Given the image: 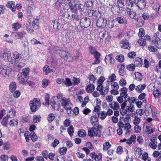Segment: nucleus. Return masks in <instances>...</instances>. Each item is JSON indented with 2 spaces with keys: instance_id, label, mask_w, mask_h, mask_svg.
Instances as JSON below:
<instances>
[{
  "instance_id": "nucleus-1",
  "label": "nucleus",
  "mask_w": 161,
  "mask_h": 161,
  "mask_svg": "<svg viewBox=\"0 0 161 161\" xmlns=\"http://www.w3.org/2000/svg\"><path fill=\"white\" fill-rule=\"evenodd\" d=\"M126 104V103L124 102L120 105V112L122 115L126 114L127 112H133L135 110V107L133 104L130 103L127 106Z\"/></svg>"
},
{
  "instance_id": "nucleus-2",
  "label": "nucleus",
  "mask_w": 161,
  "mask_h": 161,
  "mask_svg": "<svg viewBox=\"0 0 161 161\" xmlns=\"http://www.w3.org/2000/svg\"><path fill=\"white\" fill-rule=\"evenodd\" d=\"M30 109L32 112H35L41 105V103L38 98H35L30 102Z\"/></svg>"
},
{
  "instance_id": "nucleus-3",
  "label": "nucleus",
  "mask_w": 161,
  "mask_h": 161,
  "mask_svg": "<svg viewBox=\"0 0 161 161\" xmlns=\"http://www.w3.org/2000/svg\"><path fill=\"white\" fill-rule=\"evenodd\" d=\"M61 103L63 107L67 111L69 110V113H70L72 104L71 103L70 99H66L63 97L61 101Z\"/></svg>"
},
{
  "instance_id": "nucleus-4",
  "label": "nucleus",
  "mask_w": 161,
  "mask_h": 161,
  "mask_svg": "<svg viewBox=\"0 0 161 161\" xmlns=\"http://www.w3.org/2000/svg\"><path fill=\"white\" fill-rule=\"evenodd\" d=\"M88 135L91 137L97 136H99L100 134V130H97L95 127H93L91 129H88Z\"/></svg>"
},
{
  "instance_id": "nucleus-5",
  "label": "nucleus",
  "mask_w": 161,
  "mask_h": 161,
  "mask_svg": "<svg viewBox=\"0 0 161 161\" xmlns=\"http://www.w3.org/2000/svg\"><path fill=\"white\" fill-rule=\"evenodd\" d=\"M80 24L82 26L85 28L88 27L91 24L90 19L86 17L83 18L80 20Z\"/></svg>"
},
{
  "instance_id": "nucleus-6",
  "label": "nucleus",
  "mask_w": 161,
  "mask_h": 161,
  "mask_svg": "<svg viewBox=\"0 0 161 161\" xmlns=\"http://www.w3.org/2000/svg\"><path fill=\"white\" fill-rule=\"evenodd\" d=\"M3 58L4 60L6 61H11L12 59L10 52L7 50H4L3 54Z\"/></svg>"
},
{
  "instance_id": "nucleus-7",
  "label": "nucleus",
  "mask_w": 161,
  "mask_h": 161,
  "mask_svg": "<svg viewBox=\"0 0 161 161\" xmlns=\"http://www.w3.org/2000/svg\"><path fill=\"white\" fill-rule=\"evenodd\" d=\"M61 54L64 59L66 61L71 62L73 61V58L70 54L69 53L66 52L64 51H62Z\"/></svg>"
},
{
  "instance_id": "nucleus-8",
  "label": "nucleus",
  "mask_w": 161,
  "mask_h": 161,
  "mask_svg": "<svg viewBox=\"0 0 161 161\" xmlns=\"http://www.w3.org/2000/svg\"><path fill=\"white\" fill-rule=\"evenodd\" d=\"M107 21L106 19L99 17L96 22V25L97 27H100L106 25Z\"/></svg>"
},
{
  "instance_id": "nucleus-9",
  "label": "nucleus",
  "mask_w": 161,
  "mask_h": 161,
  "mask_svg": "<svg viewBox=\"0 0 161 161\" xmlns=\"http://www.w3.org/2000/svg\"><path fill=\"white\" fill-rule=\"evenodd\" d=\"M105 62L107 64H113L115 60L113 58V55L112 54H109L105 57Z\"/></svg>"
},
{
  "instance_id": "nucleus-10",
  "label": "nucleus",
  "mask_w": 161,
  "mask_h": 161,
  "mask_svg": "<svg viewBox=\"0 0 161 161\" xmlns=\"http://www.w3.org/2000/svg\"><path fill=\"white\" fill-rule=\"evenodd\" d=\"M120 45L121 47L124 49L129 50L130 48L129 46V42L126 40H122L120 42Z\"/></svg>"
},
{
  "instance_id": "nucleus-11",
  "label": "nucleus",
  "mask_w": 161,
  "mask_h": 161,
  "mask_svg": "<svg viewBox=\"0 0 161 161\" xmlns=\"http://www.w3.org/2000/svg\"><path fill=\"white\" fill-rule=\"evenodd\" d=\"M136 139V136L134 135H132L127 140L126 139H124L123 140H120V142H126V143L128 144H131L132 142H134Z\"/></svg>"
},
{
  "instance_id": "nucleus-12",
  "label": "nucleus",
  "mask_w": 161,
  "mask_h": 161,
  "mask_svg": "<svg viewBox=\"0 0 161 161\" xmlns=\"http://www.w3.org/2000/svg\"><path fill=\"white\" fill-rule=\"evenodd\" d=\"M136 5L140 9H143L146 6V3L144 0H136Z\"/></svg>"
},
{
  "instance_id": "nucleus-13",
  "label": "nucleus",
  "mask_w": 161,
  "mask_h": 161,
  "mask_svg": "<svg viewBox=\"0 0 161 161\" xmlns=\"http://www.w3.org/2000/svg\"><path fill=\"white\" fill-rule=\"evenodd\" d=\"M118 125L119 128H122L126 131L130 129L131 127V126L129 123H127L124 124L121 121H119L118 124Z\"/></svg>"
},
{
  "instance_id": "nucleus-14",
  "label": "nucleus",
  "mask_w": 161,
  "mask_h": 161,
  "mask_svg": "<svg viewBox=\"0 0 161 161\" xmlns=\"http://www.w3.org/2000/svg\"><path fill=\"white\" fill-rule=\"evenodd\" d=\"M157 138L156 137H153L151 139V142H149V145L151 148L155 149L157 147Z\"/></svg>"
},
{
  "instance_id": "nucleus-15",
  "label": "nucleus",
  "mask_w": 161,
  "mask_h": 161,
  "mask_svg": "<svg viewBox=\"0 0 161 161\" xmlns=\"http://www.w3.org/2000/svg\"><path fill=\"white\" fill-rule=\"evenodd\" d=\"M109 105L110 108L114 110H120V109L119 104L116 102L113 101L110 103Z\"/></svg>"
},
{
  "instance_id": "nucleus-16",
  "label": "nucleus",
  "mask_w": 161,
  "mask_h": 161,
  "mask_svg": "<svg viewBox=\"0 0 161 161\" xmlns=\"http://www.w3.org/2000/svg\"><path fill=\"white\" fill-rule=\"evenodd\" d=\"M84 8V6L80 4H75L71 9L74 12H77V10L82 11Z\"/></svg>"
},
{
  "instance_id": "nucleus-17",
  "label": "nucleus",
  "mask_w": 161,
  "mask_h": 161,
  "mask_svg": "<svg viewBox=\"0 0 161 161\" xmlns=\"http://www.w3.org/2000/svg\"><path fill=\"white\" fill-rule=\"evenodd\" d=\"M24 34L20 32H12L11 36L15 39H19L23 38Z\"/></svg>"
},
{
  "instance_id": "nucleus-18",
  "label": "nucleus",
  "mask_w": 161,
  "mask_h": 161,
  "mask_svg": "<svg viewBox=\"0 0 161 161\" xmlns=\"http://www.w3.org/2000/svg\"><path fill=\"white\" fill-rule=\"evenodd\" d=\"M95 89V86L93 83L89 81V84L86 86V91L88 93H91L93 92Z\"/></svg>"
},
{
  "instance_id": "nucleus-19",
  "label": "nucleus",
  "mask_w": 161,
  "mask_h": 161,
  "mask_svg": "<svg viewBox=\"0 0 161 161\" xmlns=\"http://www.w3.org/2000/svg\"><path fill=\"white\" fill-rule=\"evenodd\" d=\"M25 76L20 74L17 75V79L19 83H24L27 80L28 78Z\"/></svg>"
},
{
  "instance_id": "nucleus-20",
  "label": "nucleus",
  "mask_w": 161,
  "mask_h": 161,
  "mask_svg": "<svg viewBox=\"0 0 161 161\" xmlns=\"http://www.w3.org/2000/svg\"><path fill=\"white\" fill-rule=\"evenodd\" d=\"M121 93L120 95L124 97V98L125 99L128 97V89L126 87H123L120 89Z\"/></svg>"
},
{
  "instance_id": "nucleus-21",
  "label": "nucleus",
  "mask_w": 161,
  "mask_h": 161,
  "mask_svg": "<svg viewBox=\"0 0 161 161\" xmlns=\"http://www.w3.org/2000/svg\"><path fill=\"white\" fill-rule=\"evenodd\" d=\"M103 4H105L107 6L113 5L116 2V0H100Z\"/></svg>"
},
{
  "instance_id": "nucleus-22",
  "label": "nucleus",
  "mask_w": 161,
  "mask_h": 161,
  "mask_svg": "<svg viewBox=\"0 0 161 161\" xmlns=\"http://www.w3.org/2000/svg\"><path fill=\"white\" fill-rule=\"evenodd\" d=\"M54 98H51V100L50 102V104L52 107L55 110H58L59 109L60 105L56 103L54 101Z\"/></svg>"
},
{
  "instance_id": "nucleus-23",
  "label": "nucleus",
  "mask_w": 161,
  "mask_h": 161,
  "mask_svg": "<svg viewBox=\"0 0 161 161\" xmlns=\"http://www.w3.org/2000/svg\"><path fill=\"white\" fill-rule=\"evenodd\" d=\"M116 76L114 74H112L110 76H109L107 80L108 85H110L111 82L115 81L116 80Z\"/></svg>"
},
{
  "instance_id": "nucleus-24",
  "label": "nucleus",
  "mask_w": 161,
  "mask_h": 161,
  "mask_svg": "<svg viewBox=\"0 0 161 161\" xmlns=\"http://www.w3.org/2000/svg\"><path fill=\"white\" fill-rule=\"evenodd\" d=\"M120 7L118 5L115 4L113 5L111 8V10L113 11L114 13L116 14L120 12Z\"/></svg>"
},
{
  "instance_id": "nucleus-25",
  "label": "nucleus",
  "mask_w": 161,
  "mask_h": 161,
  "mask_svg": "<svg viewBox=\"0 0 161 161\" xmlns=\"http://www.w3.org/2000/svg\"><path fill=\"white\" fill-rule=\"evenodd\" d=\"M101 55V54L98 52L97 51L94 54V56L96 58V60L94 63H93V64H98L100 63V61L99 58Z\"/></svg>"
},
{
  "instance_id": "nucleus-26",
  "label": "nucleus",
  "mask_w": 161,
  "mask_h": 161,
  "mask_svg": "<svg viewBox=\"0 0 161 161\" xmlns=\"http://www.w3.org/2000/svg\"><path fill=\"white\" fill-rule=\"evenodd\" d=\"M128 101L129 102V104H133V103H134V102H136L137 101V99L135 97H130L128 96V97L125 99V101L124 102L126 103V102Z\"/></svg>"
},
{
  "instance_id": "nucleus-27",
  "label": "nucleus",
  "mask_w": 161,
  "mask_h": 161,
  "mask_svg": "<svg viewBox=\"0 0 161 161\" xmlns=\"http://www.w3.org/2000/svg\"><path fill=\"white\" fill-rule=\"evenodd\" d=\"M146 86L145 84L139 85L136 86L135 90L137 92L141 93L145 88Z\"/></svg>"
},
{
  "instance_id": "nucleus-28",
  "label": "nucleus",
  "mask_w": 161,
  "mask_h": 161,
  "mask_svg": "<svg viewBox=\"0 0 161 161\" xmlns=\"http://www.w3.org/2000/svg\"><path fill=\"white\" fill-rule=\"evenodd\" d=\"M9 71L4 69L3 67L0 66V73L5 77L8 75Z\"/></svg>"
},
{
  "instance_id": "nucleus-29",
  "label": "nucleus",
  "mask_w": 161,
  "mask_h": 161,
  "mask_svg": "<svg viewBox=\"0 0 161 161\" xmlns=\"http://www.w3.org/2000/svg\"><path fill=\"white\" fill-rule=\"evenodd\" d=\"M142 59L140 58H138L135 59L134 64L135 65V66L140 67L142 66Z\"/></svg>"
},
{
  "instance_id": "nucleus-30",
  "label": "nucleus",
  "mask_w": 161,
  "mask_h": 161,
  "mask_svg": "<svg viewBox=\"0 0 161 161\" xmlns=\"http://www.w3.org/2000/svg\"><path fill=\"white\" fill-rule=\"evenodd\" d=\"M16 114V111L13 108H11L9 110L8 114L7 115V116L8 118H12L14 117Z\"/></svg>"
},
{
  "instance_id": "nucleus-31",
  "label": "nucleus",
  "mask_w": 161,
  "mask_h": 161,
  "mask_svg": "<svg viewBox=\"0 0 161 161\" xmlns=\"http://www.w3.org/2000/svg\"><path fill=\"white\" fill-rule=\"evenodd\" d=\"M43 71L46 75H47L50 72L53 71L52 69H50L49 66L48 65L45 66L43 68Z\"/></svg>"
},
{
  "instance_id": "nucleus-32",
  "label": "nucleus",
  "mask_w": 161,
  "mask_h": 161,
  "mask_svg": "<svg viewBox=\"0 0 161 161\" xmlns=\"http://www.w3.org/2000/svg\"><path fill=\"white\" fill-rule=\"evenodd\" d=\"M52 25H53V28L55 30H56V31L59 30V26L60 24L57 20H54L52 22Z\"/></svg>"
},
{
  "instance_id": "nucleus-33",
  "label": "nucleus",
  "mask_w": 161,
  "mask_h": 161,
  "mask_svg": "<svg viewBox=\"0 0 161 161\" xmlns=\"http://www.w3.org/2000/svg\"><path fill=\"white\" fill-rule=\"evenodd\" d=\"M111 146V144L109 142H107L103 144V151H107Z\"/></svg>"
},
{
  "instance_id": "nucleus-34",
  "label": "nucleus",
  "mask_w": 161,
  "mask_h": 161,
  "mask_svg": "<svg viewBox=\"0 0 161 161\" xmlns=\"http://www.w3.org/2000/svg\"><path fill=\"white\" fill-rule=\"evenodd\" d=\"M32 25L35 29H38L39 27L38 19H35L32 21Z\"/></svg>"
},
{
  "instance_id": "nucleus-35",
  "label": "nucleus",
  "mask_w": 161,
  "mask_h": 161,
  "mask_svg": "<svg viewBox=\"0 0 161 161\" xmlns=\"http://www.w3.org/2000/svg\"><path fill=\"white\" fill-rule=\"evenodd\" d=\"M107 114L104 111H102L98 114V116L102 120L104 119L107 116Z\"/></svg>"
},
{
  "instance_id": "nucleus-36",
  "label": "nucleus",
  "mask_w": 161,
  "mask_h": 161,
  "mask_svg": "<svg viewBox=\"0 0 161 161\" xmlns=\"http://www.w3.org/2000/svg\"><path fill=\"white\" fill-rule=\"evenodd\" d=\"M9 90L12 92H13L16 90V85L15 83L14 82L10 84L9 86Z\"/></svg>"
},
{
  "instance_id": "nucleus-37",
  "label": "nucleus",
  "mask_w": 161,
  "mask_h": 161,
  "mask_svg": "<svg viewBox=\"0 0 161 161\" xmlns=\"http://www.w3.org/2000/svg\"><path fill=\"white\" fill-rule=\"evenodd\" d=\"M12 28L14 29V31H16L21 27V25L18 22H17L12 24Z\"/></svg>"
},
{
  "instance_id": "nucleus-38",
  "label": "nucleus",
  "mask_w": 161,
  "mask_h": 161,
  "mask_svg": "<svg viewBox=\"0 0 161 161\" xmlns=\"http://www.w3.org/2000/svg\"><path fill=\"white\" fill-rule=\"evenodd\" d=\"M135 79L138 81H141L142 79V75L141 73L136 72L135 74Z\"/></svg>"
},
{
  "instance_id": "nucleus-39",
  "label": "nucleus",
  "mask_w": 161,
  "mask_h": 161,
  "mask_svg": "<svg viewBox=\"0 0 161 161\" xmlns=\"http://www.w3.org/2000/svg\"><path fill=\"white\" fill-rule=\"evenodd\" d=\"M109 86L108 84H107L106 86L104 87V89H103L100 93L102 95H105L108 93V92Z\"/></svg>"
},
{
  "instance_id": "nucleus-40",
  "label": "nucleus",
  "mask_w": 161,
  "mask_h": 161,
  "mask_svg": "<svg viewBox=\"0 0 161 161\" xmlns=\"http://www.w3.org/2000/svg\"><path fill=\"white\" fill-rule=\"evenodd\" d=\"M141 121L140 117L137 116H135L133 120V124L134 125H138Z\"/></svg>"
},
{
  "instance_id": "nucleus-41",
  "label": "nucleus",
  "mask_w": 161,
  "mask_h": 161,
  "mask_svg": "<svg viewBox=\"0 0 161 161\" xmlns=\"http://www.w3.org/2000/svg\"><path fill=\"white\" fill-rule=\"evenodd\" d=\"M49 80L46 79H44L42 81V86L43 88L46 87L48 85Z\"/></svg>"
},
{
  "instance_id": "nucleus-42",
  "label": "nucleus",
  "mask_w": 161,
  "mask_h": 161,
  "mask_svg": "<svg viewBox=\"0 0 161 161\" xmlns=\"http://www.w3.org/2000/svg\"><path fill=\"white\" fill-rule=\"evenodd\" d=\"M55 118L54 114L53 113L49 114L47 117V120L49 122L53 121Z\"/></svg>"
},
{
  "instance_id": "nucleus-43",
  "label": "nucleus",
  "mask_w": 161,
  "mask_h": 161,
  "mask_svg": "<svg viewBox=\"0 0 161 161\" xmlns=\"http://www.w3.org/2000/svg\"><path fill=\"white\" fill-rule=\"evenodd\" d=\"M64 83L67 86H69L72 85V83L70 79L69 78H66Z\"/></svg>"
},
{
  "instance_id": "nucleus-44",
  "label": "nucleus",
  "mask_w": 161,
  "mask_h": 161,
  "mask_svg": "<svg viewBox=\"0 0 161 161\" xmlns=\"http://www.w3.org/2000/svg\"><path fill=\"white\" fill-rule=\"evenodd\" d=\"M98 120L97 117L96 116H92L91 118V122L92 125L96 122H97Z\"/></svg>"
},
{
  "instance_id": "nucleus-45",
  "label": "nucleus",
  "mask_w": 161,
  "mask_h": 161,
  "mask_svg": "<svg viewBox=\"0 0 161 161\" xmlns=\"http://www.w3.org/2000/svg\"><path fill=\"white\" fill-rule=\"evenodd\" d=\"M33 119L34 123H38L41 120V117L39 115H34L33 117Z\"/></svg>"
},
{
  "instance_id": "nucleus-46",
  "label": "nucleus",
  "mask_w": 161,
  "mask_h": 161,
  "mask_svg": "<svg viewBox=\"0 0 161 161\" xmlns=\"http://www.w3.org/2000/svg\"><path fill=\"white\" fill-rule=\"evenodd\" d=\"M18 124V120L17 119L11 120L9 122V125L11 126H13L14 125H17Z\"/></svg>"
},
{
  "instance_id": "nucleus-47",
  "label": "nucleus",
  "mask_w": 161,
  "mask_h": 161,
  "mask_svg": "<svg viewBox=\"0 0 161 161\" xmlns=\"http://www.w3.org/2000/svg\"><path fill=\"white\" fill-rule=\"evenodd\" d=\"M116 59L120 62H122L124 61V56L122 55H117L116 56Z\"/></svg>"
},
{
  "instance_id": "nucleus-48",
  "label": "nucleus",
  "mask_w": 161,
  "mask_h": 161,
  "mask_svg": "<svg viewBox=\"0 0 161 161\" xmlns=\"http://www.w3.org/2000/svg\"><path fill=\"white\" fill-rule=\"evenodd\" d=\"M28 69L25 68V69H23V72L20 73V74L25 75V76L26 77L28 78L29 76L28 75L29 74V70Z\"/></svg>"
},
{
  "instance_id": "nucleus-49",
  "label": "nucleus",
  "mask_w": 161,
  "mask_h": 161,
  "mask_svg": "<svg viewBox=\"0 0 161 161\" xmlns=\"http://www.w3.org/2000/svg\"><path fill=\"white\" fill-rule=\"evenodd\" d=\"M128 1V0H119V6L120 8H122L124 6L125 3H127Z\"/></svg>"
},
{
  "instance_id": "nucleus-50",
  "label": "nucleus",
  "mask_w": 161,
  "mask_h": 161,
  "mask_svg": "<svg viewBox=\"0 0 161 161\" xmlns=\"http://www.w3.org/2000/svg\"><path fill=\"white\" fill-rule=\"evenodd\" d=\"M135 125L134 130L135 132L136 133H140L142 130L141 127L138 125Z\"/></svg>"
},
{
  "instance_id": "nucleus-51",
  "label": "nucleus",
  "mask_w": 161,
  "mask_h": 161,
  "mask_svg": "<svg viewBox=\"0 0 161 161\" xmlns=\"http://www.w3.org/2000/svg\"><path fill=\"white\" fill-rule=\"evenodd\" d=\"M110 85H111L112 88L113 89H118L119 88V85L117 82H112L110 83Z\"/></svg>"
},
{
  "instance_id": "nucleus-52",
  "label": "nucleus",
  "mask_w": 161,
  "mask_h": 161,
  "mask_svg": "<svg viewBox=\"0 0 161 161\" xmlns=\"http://www.w3.org/2000/svg\"><path fill=\"white\" fill-rule=\"evenodd\" d=\"M93 6V2L92 1H88L84 4V6L86 8L92 7Z\"/></svg>"
},
{
  "instance_id": "nucleus-53",
  "label": "nucleus",
  "mask_w": 161,
  "mask_h": 161,
  "mask_svg": "<svg viewBox=\"0 0 161 161\" xmlns=\"http://www.w3.org/2000/svg\"><path fill=\"white\" fill-rule=\"evenodd\" d=\"M13 56L14 58L17 61L21 58L20 55L17 52H15L14 53Z\"/></svg>"
},
{
  "instance_id": "nucleus-54",
  "label": "nucleus",
  "mask_w": 161,
  "mask_h": 161,
  "mask_svg": "<svg viewBox=\"0 0 161 161\" xmlns=\"http://www.w3.org/2000/svg\"><path fill=\"white\" fill-rule=\"evenodd\" d=\"M136 0H129L128 5L129 7H132L135 4H136Z\"/></svg>"
},
{
  "instance_id": "nucleus-55",
  "label": "nucleus",
  "mask_w": 161,
  "mask_h": 161,
  "mask_svg": "<svg viewBox=\"0 0 161 161\" xmlns=\"http://www.w3.org/2000/svg\"><path fill=\"white\" fill-rule=\"evenodd\" d=\"M144 29L142 28H141L139 29L138 36L140 37H142L144 36L145 34Z\"/></svg>"
},
{
  "instance_id": "nucleus-56",
  "label": "nucleus",
  "mask_w": 161,
  "mask_h": 161,
  "mask_svg": "<svg viewBox=\"0 0 161 161\" xmlns=\"http://www.w3.org/2000/svg\"><path fill=\"white\" fill-rule=\"evenodd\" d=\"M153 8L155 11H157L158 7H159V4L156 2H154L152 4Z\"/></svg>"
},
{
  "instance_id": "nucleus-57",
  "label": "nucleus",
  "mask_w": 161,
  "mask_h": 161,
  "mask_svg": "<svg viewBox=\"0 0 161 161\" xmlns=\"http://www.w3.org/2000/svg\"><path fill=\"white\" fill-rule=\"evenodd\" d=\"M8 119V117L7 116L4 117L2 122V124L5 126H7L8 125L7 121Z\"/></svg>"
},
{
  "instance_id": "nucleus-58",
  "label": "nucleus",
  "mask_w": 161,
  "mask_h": 161,
  "mask_svg": "<svg viewBox=\"0 0 161 161\" xmlns=\"http://www.w3.org/2000/svg\"><path fill=\"white\" fill-rule=\"evenodd\" d=\"M74 14H72V19H75L76 20H78L80 18V16L78 15L77 12H74Z\"/></svg>"
},
{
  "instance_id": "nucleus-59",
  "label": "nucleus",
  "mask_w": 161,
  "mask_h": 161,
  "mask_svg": "<svg viewBox=\"0 0 161 161\" xmlns=\"http://www.w3.org/2000/svg\"><path fill=\"white\" fill-rule=\"evenodd\" d=\"M127 69L130 71H133L135 68V65L133 64H131L128 65L127 67Z\"/></svg>"
},
{
  "instance_id": "nucleus-60",
  "label": "nucleus",
  "mask_w": 161,
  "mask_h": 161,
  "mask_svg": "<svg viewBox=\"0 0 161 161\" xmlns=\"http://www.w3.org/2000/svg\"><path fill=\"white\" fill-rule=\"evenodd\" d=\"M67 150L66 148L65 147H63L60 149L59 150V153L61 154L64 155L66 154Z\"/></svg>"
},
{
  "instance_id": "nucleus-61",
  "label": "nucleus",
  "mask_w": 161,
  "mask_h": 161,
  "mask_svg": "<svg viewBox=\"0 0 161 161\" xmlns=\"http://www.w3.org/2000/svg\"><path fill=\"white\" fill-rule=\"evenodd\" d=\"M138 43L141 46H145L146 42H145L142 38H141L140 39L138 40Z\"/></svg>"
},
{
  "instance_id": "nucleus-62",
  "label": "nucleus",
  "mask_w": 161,
  "mask_h": 161,
  "mask_svg": "<svg viewBox=\"0 0 161 161\" xmlns=\"http://www.w3.org/2000/svg\"><path fill=\"white\" fill-rule=\"evenodd\" d=\"M116 21L118 22L120 24H122L124 23V20L123 18L120 17H118L116 18Z\"/></svg>"
},
{
  "instance_id": "nucleus-63",
  "label": "nucleus",
  "mask_w": 161,
  "mask_h": 161,
  "mask_svg": "<svg viewBox=\"0 0 161 161\" xmlns=\"http://www.w3.org/2000/svg\"><path fill=\"white\" fill-rule=\"evenodd\" d=\"M68 132L70 136H71L74 132V128L73 126H70L68 129Z\"/></svg>"
},
{
  "instance_id": "nucleus-64",
  "label": "nucleus",
  "mask_w": 161,
  "mask_h": 161,
  "mask_svg": "<svg viewBox=\"0 0 161 161\" xmlns=\"http://www.w3.org/2000/svg\"><path fill=\"white\" fill-rule=\"evenodd\" d=\"M154 45L158 48H161V41H160L155 40Z\"/></svg>"
}]
</instances>
